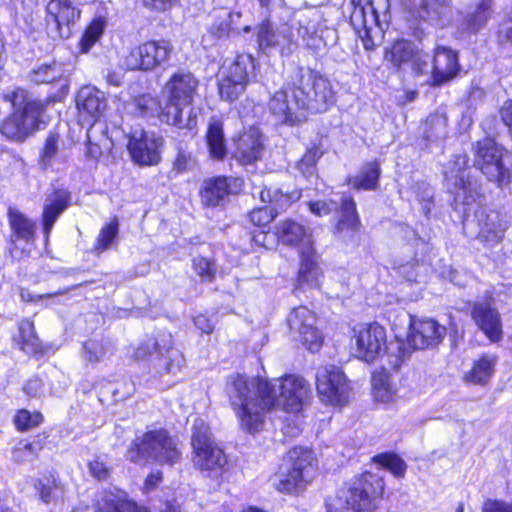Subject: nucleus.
I'll list each match as a JSON object with an SVG mask.
<instances>
[{
    "label": "nucleus",
    "instance_id": "nucleus-28",
    "mask_svg": "<svg viewBox=\"0 0 512 512\" xmlns=\"http://www.w3.org/2000/svg\"><path fill=\"white\" fill-rule=\"evenodd\" d=\"M299 265L294 280L295 289H303L306 286L319 288L324 271L320 264V255L310 244L298 253Z\"/></svg>",
    "mask_w": 512,
    "mask_h": 512
},
{
    "label": "nucleus",
    "instance_id": "nucleus-3",
    "mask_svg": "<svg viewBox=\"0 0 512 512\" xmlns=\"http://www.w3.org/2000/svg\"><path fill=\"white\" fill-rule=\"evenodd\" d=\"M318 461L313 449L304 446L290 448L277 469L270 475L278 493L298 497L314 482Z\"/></svg>",
    "mask_w": 512,
    "mask_h": 512
},
{
    "label": "nucleus",
    "instance_id": "nucleus-37",
    "mask_svg": "<svg viewBox=\"0 0 512 512\" xmlns=\"http://www.w3.org/2000/svg\"><path fill=\"white\" fill-rule=\"evenodd\" d=\"M7 220L11 235L15 239L23 240L26 243H33L36 240V222L25 213L15 207H9L7 210Z\"/></svg>",
    "mask_w": 512,
    "mask_h": 512
},
{
    "label": "nucleus",
    "instance_id": "nucleus-34",
    "mask_svg": "<svg viewBox=\"0 0 512 512\" xmlns=\"http://www.w3.org/2000/svg\"><path fill=\"white\" fill-rule=\"evenodd\" d=\"M351 5L350 22L354 26H366L373 23L376 26H381V21H386V16L389 15V1L383 0L384 10L383 19H381L380 12L375 6L374 0H349Z\"/></svg>",
    "mask_w": 512,
    "mask_h": 512
},
{
    "label": "nucleus",
    "instance_id": "nucleus-60",
    "mask_svg": "<svg viewBox=\"0 0 512 512\" xmlns=\"http://www.w3.org/2000/svg\"><path fill=\"white\" fill-rule=\"evenodd\" d=\"M415 53H413V56L409 60V64L411 66V70L415 76H421L425 74L426 67H427V60L425 53L419 49L415 48Z\"/></svg>",
    "mask_w": 512,
    "mask_h": 512
},
{
    "label": "nucleus",
    "instance_id": "nucleus-18",
    "mask_svg": "<svg viewBox=\"0 0 512 512\" xmlns=\"http://www.w3.org/2000/svg\"><path fill=\"white\" fill-rule=\"evenodd\" d=\"M163 138L145 130L130 133L126 148L131 161L140 167L158 165L162 160Z\"/></svg>",
    "mask_w": 512,
    "mask_h": 512
},
{
    "label": "nucleus",
    "instance_id": "nucleus-61",
    "mask_svg": "<svg viewBox=\"0 0 512 512\" xmlns=\"http://www.w3.org/2000/svg\"><path fill=\"white\" fill-rule=\"evenodd\" d=\"M323 153L324 152L321 150V144L313 143L302 155L301 162L307 166H314L322 157Z\"/></svg>",
    "mask_w": 512,
    "mask_h": 512
},
{
    "label": "nucleus",
    "instance_id": "nucleus-39",
    "mask_svg": "<svg viewBox=\"0 0 512 512\" xmlns=\"http://www.w3.org/2000/svg\"><path fill=\"white\" fill-rule=\"evenodd\" d=\"M415 48L416 46L410 40L404 38L395 39L384 49L383 59L389 63L395 72H400L403 70L404 65L408 64L413 53H415Z\"/></svg>",
    "mask_w": 512,
    "mask_h": 512
},
{
    "label": "nucleus",
    "instance_id": "nucleus-44",
    "mask_svg": "<svg viewBox=\"0 0 512 512\" xmlns=\"http://www.w3.org/2000/svg\"><path fill=\"white\" fill-rule=\"evenodd\" d=\"M118 234L119 219L117 216H112L100 228L99 233L92 247L93 253L101 254L108 250L116 242Z\"/></svg>",
    "mask_w": 512,
    "mask_h": 512
},
{
    "label": "nucleus",
    "instance_id": "nucleus-64",
    "mask_svg": "<svg viewBox=\"0 0 512 512\" xmlns=\"http://www.w3.org/2000/svg\"><path fill=\"white\" fill-rule=\"evenodd\" d=\"M499 115L503 124L507 127L509 135L512 137V99L503 103L499 109Z\"/></svg>",
    "mask_w": 512,
    "mask_h": 512
},
{
    "label": "nucleus",
    "instance_id": "nucleus-42",
    "mask_svg": "<svg viewBox=\"0 0 512 512\" xmlns=\"http://www.w3.org/2000/svg\"><path fill=\"white\" fill-rule=\"evenodd\" d=\"M256 70L257 62L251 54L238 53L225 75L249 85L256 75Z\"/></svg>",
    "mask_w": 512,
    "mask_h": 512
},
{
    "label": "nucleus",
    "instance_id": "nucleus-53",
    "mask_svg": "<svg viewBox=\"0 0 512 512\" xmlns=\"http://www.w3.org/2000/svg\"><path fill=\"white\" fill-rule=\"evenodd\" d=\"M195 164L193 153L179 148L172 162V170L175 174L181 175L192 169Z\"/></svg>",
    "mask_w": 512,
    "mask_h": 512
},
{
    "label": "nucleus",
    "instance_id": "nucleus-45",
    "mask_svg": "<svg viewBox=\"0 0 512 512\" xmlns=\"http://www.w3.org/2000/svg\"><path fill=\"white\" fill-rule=\"evenodd\" d=\"M45 421L43 413L39 410L30 411L19 408L12 417L14 428L19 433H25L41 426Z\"/></svg>",
    "mask_w": 512,
    "mask_h": 512
},
{
    "label": "nucleus",
    "instance_id": "nucleus-16",
    "mask_svg": "<svg viewBox=\"0 0 512 512\" xmlns=\"http://www.w3.org/2000/svg\"><path fill=\"white\" fill-rule=\"evenodd\" d=\"M267 108L280 125L296 126L307 119L294 83L276 90L270 96Z\"/></svg>",
    "mask_w": 512,
    "mask_h": 512
},
{
    "label": "nucleus",
    "instance_id": "nucleus-55",
    "mask_svg": "<svg viewBox=\"0 0 512 512\" xmlns=\"http://www.w3.org/2000/svg\"><path fill=\"white\" fill-rule=\"evenodd\" d=\"M84 357L90 363L99 362L105 355L104 345L97 340H87L83 343Z\"/></svg>",
    "mask_w": 512,
    "mask_h": 512
},
{
    "label": "nucleus",
    "instance_id": "nucleus-24",
    "mask_svg": "<svg viewBox=\"0 0 512 512\" xmlns=\"http://www.w3.org/2000/svg\"><path fill=\"white\" fill-rule=\"evenodd\" d=\"M278 42L277 50L281 56L285 57L291 56L300 47L315 55L319 52L318 37L304 25L281 29Z\"/></svg>",
    "mask_w": 512,
    "mask_h": 512
},
{
    "label": "nucleus",
    "instance_id": "nucleus-15",
    "mask_svg": "<svg viewBox=\"0 0 512 512\" xmlns=\"http://www.w3.org/2000/svg\"><path fill=\"white\" fill-rule=\"evenodd\" d=\"M173 45L169 39H150L130 49L126 62L130 70L153 71L170 60Z\"/></svg>",
    "mask_w": 512,
    "mask_h": 512
},
{
    "label": "nucleus",
    "instance_id": "nucleus-57",
    "mask_svg": "<svg viewBox=\"0 0 512 512\" xmlns=\"http://www.w3.org/2000/svg\"><path fill=\"white\" fill-rule=\"evenodd\" d=\"M488 19L484 14L473 11L464 19V30L469 34H475L485 26Z\"/></svg>",
    "mask_w": 512,
    "mask_h": 512
},
{
    "label": "nucleus",
    "instance_id": "nucleus-52",
    "mask_svg": "<svg viewBox=\"0 0 512 512\" xmlns=\"http://www.w3.org/2000/svg\"><path fill=\"white\" fill-rule=\"evenodd\" d=\"M444 8V0H421L419 5V14L424 20L438 21L443 16Z\"/></svg>",
    "mask_w": 512,
    "mask_h": 512
},
{
    "label": "nucleus",
    "instance_id": "nucleus-21",
    "mask_svg": "<svg viewBox=\"0 0 512 512\" xmlns=\"http://www.w3.org/2000/svg\"><path fill=\"white\" fill-rule=\"evenodd\" d=\"M72 204V192L64 185L52 186L46 194L40 214V224L45 242L49 241L51 232L60 216Z\"/></svg>",
    "mask_w": 512,
    "mask_h": 512
},
{
    "label": "nucleus",
    "instance_id": "nucleus-47",
    "mask_svg": "<svg viewBox=\"0 0 512 512\" xmlns=\"http://www.w3.org/2000/svg\"><path fill=\"white\" fill-rule=\"evenodd\" d=\"M191 268L202 283H213L218 274L215 258L197 255L191 259Z\"/></svg>",
    "mask_w": 512,
    "mask_h": 512
},
{
    "label": "nucleus",
    "instance_id": "nucleus-29",
    "mask_svg": "<svg viewBox=\"0 0 512 512\" xmlns=\"http://www.w3.org/2000/svg\"><path fill=\"white\" fill-rule=\"evenodd\" d=\"M12 341L18 350L34 359L46 356L52 349L50 344L40 339L30 318H23L17 322V334L12 336Z\"/></svg>",
    "mask_w": 512,
    "mask_h": 512
},
{
    "label": "nucleus",
    "instance_id": "nucleus-49",
    "mask_svg": "<svg viewBox=\"0 0 512 512\" xmlns=\"http://www.w3.org/2000/svg\"><path fill=\"white\" fill-rule=\"evenodd\" d=\"M280 30H276L269 17L256 26V41L260 49H277Z\"/></svg>",
    "mask_w": 512,
    "mask_h": 512
},
{
    "label": "nucleus",
    "instance_id": "nucleus-41",
    "mask_svg": "<svg viewBox=\"0 0 512 512\" xmlns=\"http://www.w3.org/2000/svg\"><path fill=\"white\" fill-rule=\"evenodd\" d=\"M301 196L302 191L300 189L284 192L276 187H264L260 191L261 201L268 204L272 209H276L278 214L286 211L299 201Z\"/></svg>",
    "mask_w": 512,
    "mask_h": 512
},
{
    "label": "nucleus",
    "instance_id": "nucleus-20",
    "mask_svg": "<svg viewBox=\"0 0 512 512\" xmlns=\"http://www.w3.org/2000/svg\"><path fill=\"white\" fill-rule=\"evenodd\" d=\"M459 52L445 45L433 48L431 71L427 84L430 87H442L455 80L461 73Z\"/></svg>",
    "mask_w": 512,
    "mask_h": 512
},
{
    "label": "nucleus",
    "instance_id": "nucleus-7",
    "mask_svg": "<svg viewBox=\"0 0 512 512\" xmlns=\"http://www.w3.org/2000/svg\"><path fill=\"white\" fill-rule=\"evenodd\" d=\"M199 87V80L190 71L178 70L172 73L163 86L166 103L160 112L162 123L175 126L179 129H191L196 121L191 120L185 124L183 121V108L194 103Z\"/></svg>",
    "mask_w": 512,
    "mask_h": 512
},
{
    "label": "nucleus",
    "instance_id": "nucleus-58",
    "mask_svg": "<svg viewBox=\"0 0 512 512\" xmlns=\"http://www.w3.org/2000/svg\"><path fill=\"white\" fill-rule=\"evenodd\" d=\"M90 475L97 481H107L110 477V468L99 458L93 459L87 463Z\"/></svg>",
    "mask_w": 512,
    "mask_h": 512
},
{
    "label": "nucleus",
    "instance_id": "nucleus-59",
    "mask_svg": "<svg viewBox=\"0 0 512 512\" xmlns=\"http://www.w3.org/2000/svg\"><path fill=\"white\" fill-rule=\"evenodd\" d=\"M141 5L153 12H166L180 4L181 0H139Z\"/></svg>",
    "mask_w": 512,
    "mask_h": 512
},
{
    "label": "nucleus",
    "instance_id": "nucleus-35",
    "mask_svg": "<svg viewBox=\"0 0 512 512\" xmlns=\"http://www.w3.org/2000/svg\"><path fill=\"white\" fill-rule=\"evenodd\" d=\"M273 243L297 247L309 237L308 229L297 220L287 217L277 223L273 231Z\"/></svg>",
    "mask_w": 512,
    "mask_h": 512
},
{
    "label": "nucleus",
    "instance_id": "nucleus-30",
    "mask_svg": "<svg viewBox=\"0 0 512 512\" xmlns=\"http://www.w3.org/2000/svg\"><path fill=\"white\" fill-rule=\"evenodd\" d=\"M77 117L84 124H95L106 108V100L93 87L81 88L75 96Z\"/></svg>",
    "mask_w": 512,
    "mask_h": 512
},
{
    "label": "nucleus",
    "instance_id": "nucleus-5",
    "mask_svg": "<svg viewBox=\"0 0 512 512\" xmlns=\"http://www.w3.org/2000/svg\"><path fill=\"white\" fill-rule=\"evenodd\" d=\"M445 335L446 327L435 319L411 316L406 337H395V347L388 351V367L398 372L414 351L437 347Z\"/></svg>",
    "mask_w": 512,
    "mask_h": 512
},
{
    "label": "nucleus",
    "instance_id": "nucleus-51",
    "mask_svg": "<svg viewBox=\"0 0 512 512\" xmlns=\"http://www.w3.org/2000/svg\"><path fill=\"white\" fill-rule=\"evenodd\" d=\"M35 489L40 500L49 504L55 499V491L62 490V485L53 475H49L44 480H38Z\"/></svg>",
    "mask_w": 512,
    "mask_h": 512
},
{
    "label": "nucleus",
    "instance_id": "nucleus-10",
    "mask_svg": "<svg viewBox=\"0 0 512 512\" xmlns=\"http://www.w3.org/2000/svg\"><path fill=\"white\" fill-rule=\"evenodd\" d=\"M473 166L488 182L503 188L512 183V167L504 163L506 149L490 136H485L473 145Z\"/></svg>",
    "mask_w": 512,
    "mask_h": 512
},
{
    "label": "nucleus",
    "instance_id": "nucleus-2",
    "mask_svg": "<svg viewBox=\"0 0 512 512\" xmlns=\"http://www.w3.org/2000/svg\"><path fill=\"white\" fill-rule=\"evenodd\" d=\"M67 87L50 92L44 99L35 97L25 87L16 86L2 94V100L10 106V112L0 119V135L11 143H24L38 131L47 128L51 121L48 107L63 103Z\"/></svg>",
    "mask_w": 512,
    "mask_h": 512
},
{
    "label": "nucleus",
    "instance_id": "nucleus-9",
    "mask_svg": "<svg viewBox=\"0 0 512 512\" xmlns=\"http://www.w3.org/2000/svg\"><path fill=\"white\" fill-rule=\"evenodd\" d=\"M299 79L295 85L296 94L300 98L305 115L325 113L335 104L336 93L331 81L318 70L299 67Z\"/></svg>",
    "mask_w": 512,
    "mask_h": 512
},
{
    "label": "nucleus",
    "instance_id": "nucleus-27",
    "mask_svg": "<svg viewBox=\"0 0 512 512\" xmlns=\"http://www.w3.org/2000/svg\"><path fill=\"white\" fill-rule=\"evenodd\" d=\"M277 216L278 211L269 205L255 207L248 212V221L253 226L249 232L253 247L269 249L273 245L271 223Z\"/></svg>",
    "mask_w": 512,
    "mask_h": 512
},
{
    "label": "nucleus",
    "instance_id": "nucleus-50",
    "mask_svg": "<svg viewBox=\"0 0 512 512\" xmlns=\"http://www.w3.org/2000/svg\"><path fill=\"white\" fill-rule=\"evenodd\" d=\"M104 32V21L101 18L93 19L84 29L79 41V51L87 53L100 39Z\"/></svg>",
    "mask_w": 512,
    "mask_h": 512
},
{
    "label": "nucleus",
    "instance_id": "nucleus-40",
    "mask_svg": "<svg viewBox=\"0 0 512 512\" xmlns=\"http://www.w3.org/2000/svg\"><path fill=\"white\" fill-rule=\"evenodd\" d=\"M371 391L374 399L381 403L394 401L397 388L392 382L391 373L385 367H379L371 375Z\"/></svg>",
    "mask_w": 512,
    "mask_h": 512
},
{
    "label": "nucleus",
    "instance_id": "nucleus-22",
    "mask_svg": "<svg viewBox=\"0 0 512 512\" xmlns=\"http://www.w3.org/2000/svg\"><path fill=\"white\" fill-rule=\"evenodd\" d=\"M80 15V9L71 0H49L45 5L46 26L61 38L70 36V28Z\"/></svg>",
    "mask_w": 512,
    "mask_h": 512
},
{
    "label": "nucleus",
    "instance_id": "nucleus-56",
    "mask_svg": "<svg viewBox=\"0 0 512 512\" xmlns=\"http://www.w3.org/2000/svg\"><path fill=\"white\" fill-rule=\"evenodd\" d=\"M59 134L50 132L43 144L40 158L43 162L50 163L58 152Z\"/></svg>",
    "mask_w": 512,
    "mask_h": 512
},
{
    "label": "nucleus",
    "instance_id": "nucleus-12",
    "mask_svg": "<svg viewBox=\"0 0 512 512\" xmlns=\"http://www.w3.org/2000/svg\"><path fill=\"white\" fill-rule=\"evenodd\" d=\"M356 357L364 362H374L382 353L388 363V351L395 347V340L387 343V330L377 321L361 323L352 329Z\"/></svg>",
    "mask_w": 512,
    "mask_h": 512
},
{
    "label": "nucleus",
    "instance_id": "nucleus-14",
    "mask_svg": "<svg viewBox=\"0 0 512 512\" xmlns=\"http://www.w3.org/2000/svg\"><path fill=\"white\" fill-rule=\"evenodd\" d=\"M245 188L241 176L214 175L205 178L198 191L201 205L204 208L224 207L231 197L240 195Z\"/></svg>",
    "mask_w": 512,
    "mask_h": 512
},
{
    "label": "nucleus",
    "instance_id": "nucleus-1",
    "mask_svg": "<svg viewBox=\"0 0 512 512\" xmlns=\"http://www.w3.org/2000/svg\"><path fill=\"white\" fill-rule=\"evenodd\" d=\"M279 396L275 385L266 377L233 373L226 378L225 395L239 428L247 434L260 433L265 426L267 414L279 405L283 411L298 413L303 408V394L308 390L305 379L297 375L280 378Z\"/></svg>",
    "mask_w": 512,
    "mask_h": 512
},
{
    "label": "nucleus",
    "instance_id": "nucleus-6",
    "mask_svg": "<svg viewBox=\"0 0 512 512\" xmlns=\"http://www.w3.org/2000/svg\"><path fill=\"white\" fill-rule=\"evenodd\" d=\"M137 362H148L159 376L172 377L181 373L186 366L184 354L176 347L169 331H157L141 341L133 352Z\"/></svg>",
    "mask_w": 512,
    "mask_h": 512
},
{
    "label": "nucleus",
    "instance_id": "nucleus-23",
    "mask_svg": "<svg viewBox=\"0 0 512 512\" xmlns=\"http://www.w3.org/2000/svg\"><path fill=\"white\" fill-rule=\"evenodd\" d=\"M362 228L363 224L356 200L350 194L342 195L331 227L333 235L339 238L354 239L361 233Z\"/></svg>",
    "mask_w": 512,
    "mask_h": 512
},
{
    "label": "nucleus",
    "instance_id": "nucleus-19",
    "mask_svg": "<svg viewBox=\"0 0 512 512\" xmlns=\"http://www.w3.org/2000/svg\"><path fill=\"white\" fill-rule=\"evenodd\" d=\"M315 319V313L304 305L294 307L286 318L289 329L298 332L299 342L311 353L319 352L324 344V335L314 325Z\"/></svg>",
    "mask_w": 512,
    "mask_h": 512
},
{
    "label": "nucleus",
    "instance_id": "nucleus-36",
    "mask_svg": "<svg viewBox=\"0 0 512 512\" xmlns=\"http://www.w3.org/2000/svg\"><path fill=\"white\" fill-rule=\"evenodd\" d=\"M30 79L37 85L56 84V90H59L62 86L66 85L67 95L69 94L70 85L65 76L63 64L55 60L50 63L40 64L32 69L30 72Z\"/></svg>",
    "mask_w": 512,
    "mask_h": 512
},
{
    "label": "nucleus",
    "instance_id": "nucleus-63",
    "mask_svg": "<svg viewBox=\"0 0 512 512\" xmlns=\"http://www.w3.org/2000/svg\"><path fill=\"white\" fill-rule=\"evenodd\" d=\"M231 31V25L228 21L222 20L210 25L208 32L216 39L227 38Z\"/></svg>",
    "mask_w": 512,
    "mask_h": 512
},
{
    "label": "nucleus",
    "instance_id": "nucleus-46",
    "mask_svg": "<svg viewBox=\"0 0 512 512\" xmlns=\"http://www.w3.org/2000/svg\"><path fill=\"white\" fill-rule=\"evenodd\" d=\"M248 84L224 75L217 83V91L221 101L237 102L245 93Z\"/></svg>",
    "mask_w": 512,
    "mask_h": 512
},
{
    "label": "nucleus",
    "instance_id": "nucleus-17",
    "mask_svg": "<svg viewBox=\"0 0 512 512\" xmlns=\"http://www.w3.org/2000/svg\"><path fill=\"white\" fill-rule=\"evenodd\" d=\"M70 512H152L146 505L130 498L124 490L104 488L97 492L90 506L87 503L75 505Z\"/></svg>",
    "mask_w": 512,
    "mask_h": 512
},
{
    "label": "nucleus",
    "instance_id": "nucleus-8",
    "mask_svg": "<svg viewBox=\"0 0 512 512\" xmlns=\"http://www.w3.org/2000/svg\"><path fill=\"white\" fill-rule=\"evenodd\" d=\"M126 458L135 464L152 458L160 465L174 466L181 461L182 452L175 437L166 428H158L134 438L126 450Z\"/></svg>",
    "mask_w": 512,
    "mask_h": 512
},
{
    "label": "nucleus",
    "instance_id": "nucleus-13",
    "mask_svg": "<svg viewBox=\"0 0 512 512\" xmlns=\"http://www.w3.org/2000/svg\"><path fill=\"white\" fill-rule=\"evenodd\" d=\"M315 387L320 402L342 409L350 402L352 388L344 372L334 365L321 367L315 375Z\"/></svg>",
    "mask_w": 512,
    "mask_h": 512
},
{
    "label": "nucleus",
    "instance_id": "nucleus-26",
    "mask_svg": "<svg viewBox=\"0 0 512 512\" xmlns=\"http://www.w3.org/2000/svg\"><path fill=\"white\" fill-rule=\"evenodd\" d=\"M263 150L264 144L261 132L250 126L233 138L231 155L240 165L248 166L261 159Z\"/></svg>",
    "mask_w": 512,
    "mask_h": 512
},
{
    "label": "nucleus",
    "instance_id": "nucleus-32",
    "mask_svg": "<svg viewBox=\"0 0 512 512\" xmlns=\"http://www.w3.org/2000/svg\"><path fill=\"white\" fill-rule=\"evenodd\" d=\"M50 437L51 434L48 430H42L20 439L11 448L14 461L21 463L28 457L37 458L43 450L57 447V443L53 442Z\"/></svg>",
    "mask_w": 512,
    "mask_h": 512
},
{
    "label": "nucleus",
    "instance_id": "nucleus-31",
    "mask_svg": "<svg viewBox=\"0 0 512 512\" xmlns=\"http://www.w3.org/2000/svg\"><path fill=\"white\" fill-rule=\"evenodd\" d=\"M497 364L496 354L482 352L472 360L470 368L462 376V381L468 385L485 387L494 377Z\"/></svg>",
    "mask_w": 512,
    "mask_h": 512
},
{
    "label": "nucleus",
    "instance_id": "nucleus-54",
    "mask_svg": "<svg viewBox=\"0 0 512 512\" xmlns=\"http://www.w3.org/2000/svg\"><path fill=\"white\" fill-rule=\"evenodd\" d=\"M477 238L488 247L500 244L504 238V229L496 226H485L479 231Z\"/></svg>",
    "mask_w": 512,
    "mask_h": 512
},
{
    "label": "nucleus",
    "instance_id": "nucleus-4",
    "mask_svg": "<svg viewBox=\"0 0 512 512\" xmlns=\"http://www.w3.org/2000/svg\"><path fill=\"white\" fill-rule=\"evenodd\" d=\"M385 494V478L365 470L343 484L337 494L339 506L328 505L325 512H376Z\"/></svg>",
    "mask_w": 512,
    "mask_h": 512
},
{
    "label": "nucleus",
    "instance_id": "nucleus-62",
    "mask_svg": "<svg viewBox=\"0 0 512 512\" xmlns=\"http://www.w3.org/2000/svg\"><path fill=\"white\" fill-rule=\"evenodd\" d=\"M481 512H512V502L498 499H488L484 502Z\"/></svg>",
    "mask_w": 512,
    "mask_h": 512
},
{
    "label": "nucleus",
    "instance_id": "nucleus-38",
    "mask_svg": "<svg viewBox=\"0 0 512 512\" xmlns=\"http://www.w3.org/2000/svg\"><path fill=\"white\" fill-rule=\"evenodd\" d=\"M204 138L210 159L223 161L228 154L223 121L217 118L212 119L207 126Z\"/></svg>",
    "mask_w": 512,
    "mask_h": 512
},
{
    "label": "nucleus",
    "instance_id": "nucleus-43",
    "mask_svg": "<svg viewBox=\"0 0 512 512\" xmlns=\"http://www.w3.org/2000/svg\"><path fill=\"white\" fill-rule=\"evenodd\" d=\"M371 462L397 479L404 478L408 468L404 459L394 451L377 453L371 457Z\"/></svg>",
    "mask_w": 512,
    "mask_h": 512
},
{
    "label": "nucleus",
    "instance_id": "nucleus-33",
    "mask_svg": "<svg viewBox=\"0 0 512 512\" xmlns=\"http://www.w3.org/2000/svg\"><path fill=\"white\" fill-rule=\"evenodd\" d=\"M381 176V162L375 158L363 162L358 173L348 175L344 180V184L355 192L377 191L380 188Z\"/></svg>",
    "mask_w": 512,
    "mask_h": 512
},
{
    "label": "nucleus",
    "instance_id": "nucleus-25",
    "mask_svg": "<svg viewBox=\"0 0 512 512\" xmlns=\"http://www.w3.org/2000/svg\"><path fill=\"white\" fill-rule=\"evenodd\" d=\"M470 317L491 343H499L504 337L501 314L488 302H475L470 308Z\"/></svg>",
    "mask_w": 512,
    "mask_h": 512
},
{
    "label": "nucleus",
    "instance_id": "nucleus-48",
    "mask_svg": "<svg viewBox=\"0 0 512 512\" xmlns=\"http://www.w3.org/2000/svg\"><path fill=\"white\" fill-rule=\"evenodd\" d=\"M135 113L142 118L157 117L160 120V112L163 110L157 96L149 93L139 94L134 97Z\"/></svg>",
    "mask_w": 512,
    "mask_h": 512
},
{
    "label": "nucleus",
    "instance_id": "nucleus-11",
    "mask_svg": "<svg viewBox=\"0 0 512 512\" xmlns=\"http://www.w3.org/2000/svg\"><path fill=\"white\" fill-rule=\"evenodd\" d=\"M192 461L199 471L222 473L228 465L224 449L213 439L207 424H194L191 435Z\"/></svg>",
    "mask_w": 512,
    "mask_h": 512
}]
</instances>
